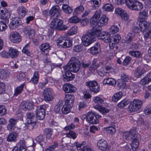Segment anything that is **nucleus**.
<instances>
[{
  "instance_id": "obj_1",
  "label": "nucleus",
  "mask_w": 151,
  "mask_h": 151,
  "mask_svg": "<svg viewBox=\"0 0 151 151\" xmlns=\"http://www.w3.org/2000/svg\"><path fill=\"white\" fill-rule=\"evenodd\" d=\"M100 32V29L93 28L88 30L86 34L83 35L81 39L83 45L87 46L95 41L96 40V35Z\"/></svg>"
},
{
  "instance_id": "obj_2",
  "label": "nucleus",
  "mask_w": 151,
  "mask_h": 151,
  "mask_svg": "<svg viewBox=\"0 0 151 151\" xmlns=\"http://www.w3.org/2000/svg\"><path fill=\"white\" fill-rule=\"evenodd\" d=\"M80 67V63L78 60L75 57L72 58L69 63L63 67L65 70H70L76 73L79 71Z\"/></svg>"
},
{
  "instance_id": "obj_3",
  "label": "nucleus",
  "mask_w": 151,
  "mask_h": 151,
  "mask_svg": "<svg viewBox=\"0 0 151 151\" xmlns=\"http://www.w3.org/2000/svg\"><path fill=\"white\" fill-rule=\"evenodd\" d=\"M139 22L141 31L142 32L147 31L144 34L145 39L151 38V23L145 20Z\"/></svg>"
},
{
  "instance_id": "obj_4",
  "label": "nucleus",
  "mask_w": 151,
  "mask_h": 151,
  "mask_svg": "<svg viewBox=\"0 0 151 151\" xmlns=\"http://www.w3.org/2000/svg\"><path fill=\"white\" fill-rule=\"evenodd\" d=\"M50 27L52 29L58 30H65L68 27L63 24V21L58 18L54 19L50 24Z\"/></svg>"
},
{
  "instance_id": "obj_5",
  "label": "nucleus",
  "mask_w": 151,
  "mask_h": 151,
  "mask_svg": "<svg viewBox=\"0 0 151 151\" xmlns=\"http://www.w3.org/2000/svg\"><path fill=\"white\" fill-rule=\"evenodd\" d=\"M142 103L141 100L135 99L129 105L128 110L129 112L137 111L142 106Z\"/></svg>"
},
{
  "instance_id": "obj_6",
  "label": "nucleus",
  "mask_w": 151,
  "mask_h": 151,
  "mask_svg": "<svg viewBox=\"0 0 151 151\" xmlns=\"http://www.w3.org/2000/svg\"><path fill=\"white\" fill-rule=\"evenodd\" d=\"M101 14V12L100 10H97L93 16L90 19V23L91 26L93 28L101 29V27H99V19Z\"/></svg>"
},
{
  "instance_id": "obj_7",
  "label": "nucleus",
  "mask_w": 151,
  "mask_h": 151,
  "mask_svg": "<svg viewBox=\"0 0 151 151\" xmlns=\"http://www.w3.org/2000/svg\"><path fill=\"white\" fill-rule=\"evenodd\" d=\"M127 6L130 9L135 11L140 10L143 8L142 3L136 0L132 1L131 0H127Z\"/></svg>"
},
{
  "instance_id": "obj_8",
  "label": "nucleus",
  "mask_w": 151,
  "mask_h": 151,
  "mask_svg": "<svg viewBox=\"0 0 151 151\" xmlns=\"http://www.w3.org/2000/svg\"><path fill=\"white\" fill-rule=\"evenodd\" d=\"M88 116L86 121L89 123L93 124L98 123L99 122V118L101 117L100 115L92 111L88 112Z\"/></svg>"
},
{
  "instance_id": "obj_9",
  "label": "nucleus",
  "mask_w": 151,
  "mask_h": 151,
  "mask_svg": "<svg viewBox=\"0 0 151 151\" xmlns=\"http://www.w3.org/2000/svg\"><path fill=\"white\" fill-rule=\"evenodd\" d=\"M44 100L46 102L52 101L54 98V95L52 89L50 88H45L43 93Z\"/></svg>"
},
{
  "instance_id": "obj_10",
  "label": "nucleus",
  "mask_w": 151,
  "mask_h": 151,
  "mask_svg": "<svg viewBox=\"0 0 151 151\" xmlns=\"http://www.w3.org/2000/svg\"><path fill=\"white\" fill-rule=\"evenodd\" d=\"M86 85L89 88L90 91L94 93H98L100 90L97 82L95 81H90L86 82Z\"/></svg>"
},
{
  "instance_id": "obj_11",
  "label": "nucleus",
  "mask_w": 151,
  "mask_h": 151,
  "mask_svg": "<svg viewBox=\"0 0 151 151\" xmlns=\"http://www.w3.org/2000/svg\"><path fill=\"white\" fill-rule=\"evenodd\" d=\"M46 106L44 105L39 106L36 110V114L37 118L39 120H42L45 115V109Z\"/></svg>"
},
{
  "instance_id": "obj_12",
  "label": "nucleus",
  "mask_w": 151,
  "mask_h": 151,
  "mask_svg": "<svg viewBox=\"0 0 151 151\" xmlns=\"http://www.w3.org/2000/svg\"><path fill=\"white\" fill-rule=\"evenodd\" d=\"M22 38V37L20 34L16 31L11 32L9 35L10 40L14 43H17L20 42Z\"/></svg>"
},
{
  "instance_id": "obj_13",
  "label": "nucleus",
  "mask_w": 151,
  "mask_h": 151,
  "mask_svg": "<svg viewBox=\"0 0 151 151\" xmlns=\"http://www.w3.org/2000/svg\"><path fill=\"white\" fill-rule=\"evenodd\" d=\"M136 128H132L129 132H125L123 133L124 138L126 139L129 140L135 138L137 134H136Z\"/></svg>"
},
{
  "instance_id": "obj_14",
  "label": "nucleus",
  "mask_w": 151,
  "mask_h": 151,
  "mask_svg": "<svg viewBox=\"0 0 151 151\" xmlns=\"http://www.w3.org/2000/svg\"><path fill=\"white\" fill-rule=\"evenodd\" d=\"M100 32L99 35H96L99 39L102 40L106 43H108L111 41V37L110 35L107 32H101L100 29Z\"/></svg>"
},
{
  "instance_id": "obj_15",
  "label": "nucleus",
  "mask_w": 151,
  "mask_h": 151,
  "mask_svg": "<svg viewBox=\"0 0 151 151\" xmlns=\"http://www.w3.org/2000/svg\"><path fill=\"white\" fill-rule=\"evenodd\" d=\"M61 11L60 10L58 6H54L52 7L49 12L50 17L54 19L57 18L60 15Z\"/></svg>"
},
{
  "instance_id": "obj_16",
  "label": "nucleus",
  "mask_w": 151,
  "mask_h": 151,
  "mask_svg": "<svg viewBox=\"0 0 151 151\" xmlns=\"http://www.w3.org/2000/svg\"><path fill=\"white\" fill-rule=\"evenodd\" d=\"M26 147L25 140H20L12 151H26Z\"/></svg>"
},
{
  "instance_id": "obj_17",
  "label": "nucleus",
  "mask_w": 151,
  "mask_h": 151,
  "mask_svg": "<svg viewBox=\"0 0 151 151\" xmlns=\"http://www.w3.org/2000/svg\"><path fill=\"white\" fill-rule=\"evenodd\" d=\"M63 88L66 93H74L77 90L76 88L72 84L66 83L63 86Z\"/></svg>"
},
{
  "instance_id": "obj_18",
  "label": "nucleus",
  "mask_w": 151,
  "mask_h": 151,
  "mask_svg": "<svg viewBox=\"0 0 151 151\" xmlns=\"http://www.w3.org/2000/svg\"><path fill=\"white\" fill-rule=\"evenodd\" d=\"M140 135L137 134L135 138H132V142L131 143V145L133 151H136L138 149L139 145L138 140L140 138Z\"/></svg>"
},
{
  "instance_id": "obj_19",
  "label": "nucleus",
  "mask_w": 151,
  "mask_h": 151,
  "mask_svg": "<svg viewBox=\"0 0 151 151\" xmlns=\"http://www.w3.org/2000/svg\"><path fill=\"white\" fill-rule=\"evenodd\" d=\"M97 146L100 150L102 151H105L108 148L107 142L104 139H101L98 141Z\"/></svg>"
},
{
  "instance_id": "obj_20",
  "label": "nucleus",
  "mask_w": 151,
  "mask_h": 151,
  "mask_svg": "<svg viewBox=\"0 0 151 151\" xmlns=\"http://www.w3.org/2000/svg\"><path fill=\"white\" fill-rule=\"evenodd\" d=\"M75 100V96L73 94H65V101L66 105L73 106Z\"/></svg>"
},
{
  "instance_id": "obj_21",
  "label": "nucleus",
  "mask_w": 151,
  "mask_h": 151,
  "mask_svg": "<svg viewBox=\"0 0 151 151\" xmlns=\"http://www.w3.org/2000/svg\"><path fill=\"white\" fill-rule=\"evenodd\" d=\"M9 123L7 126V130L9 131L14 130L15 125L17 122V120L13 118H11L9 120Z\"/></svg>"
},
{
  "instance_id": "obj_22",
  "label": "nucleus",
  "mask_w": 151,
  "mask_h": 151,
  "mask_svg": "<svg viewBox=\"0 0 151 151\" xmlns=\"http://www.w3.org/2000/svg\"><path fill=\"white\" fill-rule=\"evenodd\" d=\"M17 11L20 18H23L28 12L27 9L22 6H19L18 7Z\"/></svg>"
},
{
  "instance_id": "obj_23",
  "label": "nucleus",
  "mask_w": 151,
  "mask_h": 151,
  "mask_svg": "<svg viewBox=\"0 0 151 151\" xmlns=\"http://www.w3.org/2000/svg\"><path fill=\"white\" fill-rule=\"evenodd\" d=\"M21 24L22 22L20 20L14 19L10 22L9 27L11 29L14 30L19 27Z\"/></svg>"
},
{
  "instance_id": "obj_24",
  "label": "nucleus",
  "mask_w": 151,
  "mask_h": 151,
  "mask_svg": "<svg viewBox=\"0 0 151 151\" xmlns=\"http://www.w3.org/2000/svg\"><path fill=\"white\" fill-rule=\"evenodd\" d=\"M0 15H1V18L2 19L9 18L10 17V13L6 8L0 7Z\"/></svg>"
},
{
  "instance_id": "obj_25",
  "label": "nucleus",
  "mask_w": 151,
  "mask_h": 151,
  "mask_svg": "<svg viewBox=\"0 0 151 151\" xmlns=\"http://www.w3.org/2000/svg\"><path fill=\"white\" fill-rule=\"evenodd\" d=\"M148 10L145 9L141 11L139 13V16L138 18V22H141L147 19L148 17Z\"/></svg>"
},
{
  "instance_id": "obj_26",
  "label": "nucleus",
  "mask_w": 151,
  "mask_h": 151,
  "mask_svg": "<svg viewBox=\"0 0 151 151\" xmlns=\"http://www.w3.org/2000/svg\"><path fill=\"white\" fill-rule=\"evenodd\" d=\"M100 44L99 42H96L94 46L91 47L89 49L90 52L93 55H96L101 51Z\"/></svg>"
},
{
  "instance_id": "obj_27",
  "label": "nucleus",
  "mask_w": 151,
  "mask_h": 151,
  "mask_svg": "<svg viewBox=\"0 0 151 151\" xmlns=\"http://www.w3.org/2000/svg\"><path fill=\"white\" fill-rule=\"evenodd\" d=\"M39 48L42 53L47 55V52L50 49V46L49 43H45L42 44L40 46Z\"/></svg>"
},
{
  "instance_id": "obj_28",
  "label": "nucleus",
  "mask_w": 151,
  "mask_h": 151,
  "mask_svg": "<svg viewBox=\"0 0 151 151\" xmlns=\"http://www.w3.org/2000/svg\"><path fill=\"white\" fill-rule=\"evenodd\" d=\"M8 52L9 57H10L12 58H17L19 54V51L17 50L12 47L9 48Z\"/></svg>"
},
{
  "instance_id": "obj_29",
  "label": "nucleus",
  "mask_w": 151,
  "mask_h": 151,
  "mask_svg": "<svg viewBox=\"0 0 151 151\" xmlns=\"http://www.w3.org/2000/svg\"><path fill=\"white\" fill-rule=\"evenodd\" d=\"M65 72V75L64 76V78L65 81H69L73 80L75 77L74 75L70 71L67 70Z\"/></svg>"
},
{
  "instance_id": "obj_30",
  "label": "nucleus",
  "mask_w": 151,
  "mask_h": 151,
  "mask_svg": "<svg viewBox=\"0 0 151 151\" xmlns=\"http://www.w3.org/2000/svg\"><path fill=\"white\" fill-rule=\"evenodd\" d=\"M17 136V134L15 132H12L9 134L7 137L6 140L9 142H16Z\"/></svg>"
},
{
  "instance_id": "obj_31",
  "label": "nucleus",
  "mask_w": 151,
  "mask_h": 151,
  "mask_svg": "<svg viewBox=\"0 0 151 151\" xmlns=\"http://www.w3.org/2000/svg\"><path fill=\"white\" fill-rule=\"evenodd\" d=\"M116 82V80L112 78H106L104 79L103 83L104 84H108L114 86L115 85Z\"/></svg>"
},
{
  "instance_id": "obj_32",
  "label": "nucleus",
  "mask_w": 151,
  "mask_h": 151,
  "mask_svg": "<svg viewBox=\"0 0 151 151\" xmlns=\"http://www.w3.org/2000/svg\"><path fill=\"white\" fill-rule=\"evenodd\" d=\"M22 108L24 110H29L33 108V103L32 102L27 101L21 104Z\"/></svg>"
},
{
  "instance_id": "obj_33",
  "label": "nucleus",
  "mask_w": 151,
  "mask_h": 151,
  "mask_svg": "<svg viewBox=\"0 0 151 151\" xmlns=\"http://www.w3.org/2000/svg\"><path fill=\"white\" fill-rule=\"evenodd\" d=\"M39 78L38 71H35L34 73L33 77L30 80V82L34 85L37 84L38 82Z\"/></svg>"
},
{
  "instance_id": "obj_34",
  "label": "nucleus",
  "mask_w": 151,
  "mask_h": 151,
  "mask_svg": "<svg viewBox=\"0 0 151 151\" xmlns=\"http://www.w3.org/2000/svg\"><path fill=\"white\" fill-rule=\"evenodd\" d=\"M108 18L105 15H103L99 20V27L104 26L107 24Z\"/></svg>"
},
{
  "instance_id": "obj_35",
  "label": "nucleus",
  "mask_w": 151,
  "mask_h": 151,
  "mask_svg": "<svg viewBox=\"0 0 151 151\" xmlns=\"http://www.w3.org/2000/svg\"><path fill=\"white\" fill-rule=\"evenodd\" d=\"M63 101L60 100L55 106L54 111L56 113H59L60 109L63 105Z\"/></svg>"
},
{
  "instance_id": "obj_36",
  "label": "nucleus",
  "mask_w": 151,
  "mask_h": 151,
  "mask_svg": "<svg viewBox=\"0 0 151 151\" xmlns=\"http://www.w3.org/2000/svg\"><path fill=\"white\" fill-rule=\"evenodd\" d=\"M122 96V92L121 91L118 92L114 94L112 97V100L114 102H116L121 98Z\"/></svg>"
},
{
  "instance_id": "obj_37",
  "label": "nucleus",
  "mask_w": 151,
  "mask_h": 151,
  "mask_svg": "<svg viewBox=\"0 0 151 151\" xmlns=\"http://www.w3.org/2000/svg\"><path fill=\"white\" fill-rule=\"evenodd\" d=\"M130 55L134 57L139 58H141L142 56V54L139 51H130L129 52Z\"/></svg>"
},
{
  "instance_id": "obj_38",
  "label": "nucleus",
  "mask_w": 151,
  "mask_h": 151,
  "mask_svg": "<svg viewBox=\"0 0 151 151\" xmlns=\"http://www.w3.org/2000/svg\"><path fill=\"white\" fill-rule=\"evenodd\" d=\"M73 106L69 105H66V104L63 105L61 111L63 114H66L69 113L71 109Z\"/></svg>"
},
{
  "instance_id": "obj_39",
  "label": "nucleus",
  "mask_w": 151,
  "mask_h": 151,
  "mask_svg": "<svg viewBox=\"0 0 151 151\" xmlns=\"http://www.w3.org/2000/svg\"><path fill=\"white\" fill-rule=\"evenodd\" d=\"M145 71L141 68L138 67L134 71V76L137 78L140 77Z\"/></svg>"
},
{
  "instance_id": "obj_40",
  "label": "nucleus",
  "mask_w": 151,
  "mask_h": 151,
  "mask_svg": "<svg viewBox=\"0 0 151 151\" xmlns=\"http://www.w3.org/2000/svg\"><path fill=\"white\" fill-rule=\"evenodd\" d=\"M94 107L103 114H106L109 111L108 109H106L105 108L98 105H96Z\"/></svg>"
},
{
  "instance_id": "obj_41",
  "label": "nucleus",
  "mask_w": 151,
  "mask_h": 151,
  "mask_svg": "<svg viewBox=\"0 0 151 151\" xmlns=\"http://www.w3.org/2000/svg\"><path fill=\"white\" fill-rule=\"evenodd\" d=\"M129 101L127 99H124L119 103L118 104V106L121 108L122 109L127 106L129 103Z\"/></svg>"
},
{
  "instance_id": "obj_42",
  "label": "nucleus",
  "mask_w": 151,
  "mask_h": 151,
  "mask_svg": "<svg viewBox=\"0 0 151 151\" xmlns=\"http://www.w3.org/2000/svg\"><path fill=\"white\" fill-rule=\"evenodd\" d=\"M8 71L4 69H0V78L4 79L9 76Z\"/></svg>"
},
{
  "instance_id": "obj_43",
  "label": "nucleus",
  "mask_w": 151,
  "mask_h": 151,
  "mask_svg": "<svg viewBox=\"0 0 151 151\" xmlns=\"http://www.w3.org/2000/svg\"><path fill=\"white\" fill-rule=\"evenodd\" d=\"M62 45L64 48H66L71 47L72 45V39L68 38L66 40H65Z\"/></svg>"
},
{
  "instance_id": "obj_44",
  "label": "nucleus",
  "mask_w": 151,
  "mask_h": 151,
  "mask_svg": "<svg viewBox=\"0 0 151 151\" xmlns=\"http://www.w3.org/2000/svg\"><path fill=\"white\" fill-rule=\"evenodd\" d=\"M99 66V65L97 63L96 60H94L92 61V65L89 68V70L91 72L93 73Z\"/></svg>"
},
{
  "instance_id": "obj_45",
  "label": "nucleus",
  "mask_w": 151,
  "mask_h": 151,
  "mask_svg": "<svg viewBox=\"0 0 151 151\" xmlns=\"http://www.w3.org/2000/svg\"><path fill=\"white\" fill-rule=\"evenodd\" d=\"M43 132L46 135V138L49 139L51 137L53 131L51 128H47L45 129Z\"/></svg>"
},
{
  "instance_id": "obj_46",
  "label": "nucleus",
  "mask_w": 151,
  "mask_h": 151,
  "mask_svg": "<svg viewBox=\"0 0 151 151\" xmlns=\"http://www.w3.org/2000/svg\"><path fill=\"white\" fill-rule=\"evenodd\" d=\"M24 86V84L23 83L17 87L14 91L15 92L14 95L15 96H17L20 93L23 91Z\"/></svg>"
},
{
  "instance_id": "obj_47",
  "label": "nucleus",
  "mask_w": 151,
  "mask_h": 151,
  "mask_svg": "<svg viewBox=\"0 0 151 151\" xmlns=\"http://www.w3.org/2000/svg\"><path fill=\"white\" fill-rule=\"evenodd\" d=\"M83 48V46L82 44L75 45L73 47V50L74 52H79L82 51Z\"/></svg>"
},
{
  "instance_id": "obj_48",
  "label": "nucleus",
  "mask_w": 151,
  "mask_h": 151,
  "mask_svg": "<svg viewBox=\"0 0 151 151\" xmlns=\"http://www.w3.org/2000/svg\"><path fill=\"white\" fill-rule=\"evenodd\" d=\"M63 11L68 14H71L72 12V9L68 5H64L62 7Z\"/></svg>"
},
{
  "instance_id": "obj_49",
  "label": "nucleus",
  "mask_w": 151,
  "mask_h": 151,
  "mask_svg": "<svg viewBox=\"0 0 151 151\" xmlns=\"http://www.w3.org/2000/svg\"><path fill=\"white\" fill-rule=\"evenodd\" d=\"M114 8V7L112 4H105L102 7V9L107 11H112Z\"/></svg>"
},
{
  "instance_id": "obj_50",
  "label": "nucleus",
  "mask_w": 151,
  "mask_h": 151,
  "mask_svg": "<svg viewBox=\"0 0 151 151\" xmlns=\"http://www.w3.org/2000/svg\"><path fill=\"white\" fill-rule=\"evenodd\" d=\"M29 44H26L23 48L22 49V52L26 54L29 56H30L32 55L31 51L28 49V47H29Z\"/></svg>"
},
{
  "instance_id": "obj_51",
  "label": "nucleus",
  "mask_w": 151,
  "mask_h": 151,
  "mask_svg": "<svg viewBox=\"0 0 151 151\" xmlns=\"http://www.w3.org/2000/svg\"><path fill=\"white\" fill-rule=\"evenodd\" d=\"M84 9V8L83 6L80 5L76 8L74 11L77 15H78L82 13L83 12Z\"/></svg>"
},
{
  "instance_id": "obj_52",
  "label": "nucleus",
  "mask_w": 151,
  "mask_h": 151,
  "mask_svg": "<svg viewBox=\"0 0 151 151\" xmlns=\"http://www.w3.org/2000/svg\"><path fill=\"white\" fill-rule=\"evenodd\" d=\"M91 2H93V4L92 5V7L93 9H96L98 8L101 2V0H92Z\"/></svg>"
},
{
  "instance_id": "obj_53",
  "label": "nucleus",
  "mask_w": 151,
  "mask_h": 151,
  "mask_svg": "<svg viewBox=\"0 0 151 151\" xmlns=\"http://www.w3.org/2000/svg\"><path fill=\"white\" fill-rule=\"evenodd\" d=\"M121 77L122 80L124 81L128 82L130 80V77L126 73H121Z\"/></svg>"
},
{
  "instance_id": "obj_54",
  "label": "nucleus",
  "mask_w": 151,
  "mask_h": 151,
  "mask_svg": "<svg viewBox=\"0 0 151 151\" xmlns=\"http://www.w3.org/2000/svg\"><path fill=\"white\" fill-rule=\"evenodd\" d=\"M26 117L27 119H29L31 121V119H34L35 117V114L32 111H28L26 114Z\"/></svg>"
},
{
  "instance_id": "obj_55",
  "label": "nucleus",
  "mask_w": 151,
  "mask_h": 151,
  "mask_svg": "<svg viewBox=\"0 0 151 151\" xmlns=\"http://www.w3.org/2000/svg\"><path fill=\"white\" fill-rule=\"evenodd\" d=\"M80 21V19L76 16L71 17L68 19V22L71 23H77Z\"/></svg>"
},
{
  "instance_id": "obj_56",
  "label": "nucleus",
  "mask_w": 151,
  "mask_h": 151,
  "mask_svg": "<svg viewBox=\"0 0 151 151\" xmlns=\"http://www.w3.org/2000/svg\"><path fill=\"white\" fill-rule=\"evenodd\" d=\"M58 147V143L57 142H54L53 145L49 146L45 151H54L55 149Z\"/></svg>"
},
{
  "instance_id": "obj_57",
  "label": "nucleus",
  "mask_w": 151,
  "mask_h": 151,
  "mask_svg": "<svg viewBox=\"0 0 151 151\" xmlns=\"http://www.w3.org/2000/svg\"><path fill=\"white\" fill-rule=\"evenodd\" d=\"M106 130L107 132L111 135L114 134L116 131L115 128L113 127H107L106 128Z\"/></svg>"
},
{
  "instance_id": "obj_58",
  "label": "nucleus",
  "mask_w": 151,
  "mask_h": 151,
  "mask_svg": "<svg viewBox=\"0 0 151 151\" xmlns=\"http://www.w3.org/2000/svg\"><path fill=\"white\" fill-rule=\"evenodd\" d=\"M7 26L6 24L2 21H0V31H5L7 28Z\"/></svg>"
},
{
  "instance_id": "obj_59",
  "label": "nucleus",
  "mask_w": 151,
  "mask_h": 151,
  "mask_svg": "<svg viewBox=\"0 0 151 151\" xmlns=\"http://www.w3.org/2000/svg\"><path fill=\"white\" fill-rule=\"evenodd\" d=\"M93 101L96 103L99 104L103 103L104 102V100L98 96H96L94 98Z\"/></svg>"
},
{
  "instance_id": "obj_60",
  "label": "nucleus",
  "mask_w": 151,
  "mask_h": 151,
  "mask_svg": "<svg viewBox=\"0 0 151 151\" xmlns=\"http://www.w3.org/2000/svg\"><path fill=\"white\" fill-rule=\"evenodd\" d=\"M117 85L120 89H123L126 86V83L124 81H119L118 82Z\"/></svg>"
},
{
  "instance_id": "obj_61",
  "label": "nucleus",
  "mask_w": 151,
  "mask_h": 151,
  "mask_svg": "<svg viewBox=\"0 0 151 151\" xmlns=\"http://www.w3.org/2000/svg\"><path fill=\"white\" fill-rule=\"evenodd\" d=\"M77 27L76 26H74L72 27V28L70 29V32H69V34L70 35L75 34L77 33Z\"/></svg>"
},
{
  "instance_id": "obj_62",
  "label": "nucleus",
  "mask_w": 151,
  "mask_h": 151,
  "mask_svg": "<svg viewBox=\"0 0 151 151\" xmlns=\"http://www.w3.org/2000/svg\"><path fill=\"white\" fill-rule=\"evenodd\" d=\"M110 32L112 34H114L117 32L119 30V28L116 26L113 25L110 28Z\"/></svg>"
},
{
  "instance_id": "obj_63",
  "label": "nucleus",
  "mask_w": 151,
  "mask_h": 151,
  "mask_svg": "<svg viewBox=\"0 0 151 151\" xmlns=\"http://www.w3.org/2000/svg\"><path fill=\"white\" fill-rule=\"evenodd\" d=\"M150 82L147 76L142 79L140 82V83L142 85H144Z\"/></svg>"
},
{
  "instance_id": "obj_64",
  "label": "nucleus",
  "mask_w": 151,
  "mask_h": 151,
  "mask_svg": "<svg viewBox=\"0 0 151 151\" xmlns=\"http://www.w3.org/2000/svg\"><path fill=\"white\" fill-rule=\"evenodd\" d=\"M134 36V35L130 33H129L127 35L125 38L127 43H129V42H131L133 40Z\"/></svg>"
}]
</instances>
